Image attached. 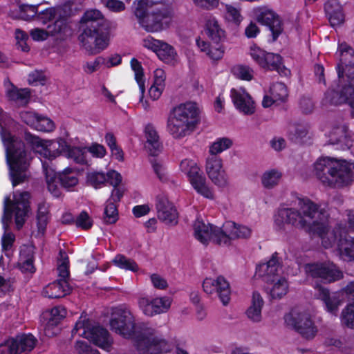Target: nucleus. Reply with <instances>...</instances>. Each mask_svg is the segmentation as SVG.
<instances>
[{"instance_id":"f257e3e1","label":"nucleus","mask_w":354,"mask_h":354,"mask_svg":"<svg viewBox=\"0 0 354 354\" xmlns=\"http://www.w3.org/2000/svg\"><path fill=\"white\" fill-rule=\"evenodd\" d=\"M332 219L324 209L308 198H297L294 207H280L273 216V226L280 233H287L290 226L301 227L317 234L325 248H335L343 259L354 261V238L344 232L345 225L336 223L332 230Z\"/></svg>"},{"instance_id":"f03ea898","label":"nucleus","mask_w":354,"mask_h":354,"mask_svg":"<svg viewBox=\"0 0 354 354\" xmlns=\"http://www.w3.org/2000/svg\"><path fill=\"white\" fill-rule=\"evenodd\" d=\"M14 121L0 109V135L6 148L10 178L13 187L21 184L29 178L28 167L32 159L31 153L25 149L24 144L12 136L8 129Z\"/></svg>"},{"instance_id":"7ed1b4c3","label":"nucleus","mask_w":354,"mask_h":354,"mask_svg":"<svg viewBox=\"0 0 354 354\" xmlns=\"http://www.w3.org/2000/svg\"><path fill=\"white\" fill-rule=\"evenodd\" d=\"M312 168L320 183L330 188L346 187L354 178V163L344 159L321 156L314 162Z\"/></svg>"},{"instance_id":"20e7f679","label":"nucleus","mask_w":354,"mask_h":354,"mask_svg":"<svg viewBox=\"0 0 354 354\" xmlns=\"http://www.w3.org/2000/svg\"><path fill=\"white\" fill-rule=\"evenodd\" d=\"M29 198L30 194L27 192H15L12 199L10 197H5L3 215L1 220L5 230L1 239L3 250H8L15 241L14 234L7 232L12 216L15 218V222L18 229H20L24 224L30 211Z\"/></svg>"},{"instance_id":"39448f33","label":"nucleus","mask_w":354,"mask_h":354,"mask_svg":"<svg viewBox=\"0 0 354 354\" xmlns=\"http://www.w3.org/2000/svg\"><path fill=\"white\" fill-rule=\"evenodd\" d=\"M200 109L193 102L174 107L167 120V131L174 139L180 140L192 134L199 121Z\"/></svg>"},{"instance_id":"423d86ee","label":"nucleus","mask_w":354,"mask_h":354,"mask_svg":"<svg viewBox=\"0 0 354 354\" xmlns=\"http://www.w3.org/2000/svg\"><path fill=\"white\" fill-rule=\"evenodd\" d=\"M153 0H137L134 14L141 26L147 32H157L169 27L171 17L166 10L153 8L149 11V6L154 3Z\"/></svg>"},{"instance_id":"0eeeda50","label":"nucleus","mask_w":354,"mask_h":354,"mask_svg":"<svg viewBox=\"0 0 354 354\" xmlns=\"http://www.w3.org/2000/svg\"><path fill=\"white\" fill-rule=\"evenodd\" d=\"M24 140L41 159L53 160L59 156L67 148L66 142L62 138L44 140L30 132L25 133Z\"/></svg>"},{"instance_id":"6e6552de","label":"nucleus","mask_w":354,"mask_h":354,"mask_svg":"<svg viewBox=\"0 0 354 354\" xmlns=\"http://www.w3.org/2000/svg\"><path fill=\"white\" fill-rule=\"evenodd\" d=\"M110 326L113 330L125 338L136 337L138 329L133 314L124 306L113 309Z\"/></svg>"},{"instance_id":"1a4fd4ad","label":"nucleus","mask_w":354,"mask_h":354,"mask_svg":"<svg viewBox=\"0 0 354 354\" xmlns=\"http://www.w3.org/2000/svg\"><path fill=\"white\" fill-rule=\"evenodd\" d=\"M73 333L93 342L96 346L108 351L111 340L106 330L100 326H93L86 317H81L77 322Z\"/></svg>"},{"instance_id":"9d476101","label":"nucleus","mask_w":354,"mask_h":354,"mask_svg":"<svg viewBox=\"0 0 354 354\" xmlns=\"http://www.w3.org/2000/svg\"><path fill=\"white\" fill-rule=\"evenodd\" d=\"M284 319L287 326L295 330L305 339H313L317 333V326L305 310L292 309L286 315Z\"/></svg>"},{"instance_id":"9b49d317","label":"nucleus","mask_w":354,"mask_h":354,"mask_svg":"<svg viewBox=\"0 0 354 354\" xmlns=\"http://www.w3.org/2000/svg\"><path fill=\"white\" fill-rule=\"evenodd\" d=\"M79 40L89 55H96L108 46L109 37L100 29H87L80 35Z\"/></svg>"},{"instance_id":"f8f14e48","label":"nucleus","mask_w":354,"mask_h":354,"mask_svg":"<svg viewBox=\"0 0 354 354\" xmlns=\"http://www.w3.org/2000/svg\"><path fill=\"white\" fill-rule=\"evenodd\" d=\"M203 290L209 295H216L221 304L225 306L230 302V284L223 276L206 277L203 282Z\"/></svg>"},{"instance_id":"ddd939ff","label":"nucleus","mask_w":354,"mask_h":354,"mask_svg":"<svg viewBox=\"0 0 354 354\" xmlns=\"http://www.w3.org/2000/svg\"><path fill=\"white\" fill-rule=\"evenodd\" d=\"M304 269L308 275L325 283H332L343 277L342 272L330 262L308 263Z\"/></svg>"},{"instance_id":"4468645a","label":"nucleus","mask_w":354,"mask_h":354,"mask_svg":"<svg viewBox=\"0 0 354 354\" xmlns=\"http://www.w3.org/2000/svg\"><path fill=\"white\" fill-rule=\"evenodd\" d=\"M206 174L212 183L220 188L229 185L230 180L220 156H208L205 162Z\"/></svg>"},{"instance_id":"2eb2a0df","label":"nucleus","mask_w":354,"mask_h":354,"mask_svg":"<svg viewBox=\"0 0 354 354\" xmlns=\"http://www.w3.org/2000/svg\"><path fill=\"white\" fill-rule=\"evenodd\" d=\"M230 96L234 108L241 113L251 115L256 111V103L249 92L242 86L231 88Z\"/></svg>"},{"instance_id":"dca6fc26","label":"nucleus","mask_w":354,"mask_h":354,"mask_svg":"<svg viewBox=\"0 0 354 354\" xmlns=\"http://www.w3.org/2000/svg\"><path fill=\"white\" fill-rule=\"evenodd\" d=\"M146 339L140 344L142 354H161L170 350L169 342L153 329H149Z\"/></svg>"},{"instance_id":"f3484780","label":"nucleus","mask_w":354,"mask_h":354,"mask_svg":"<svg viewBox=\"0 0 354 354\" xmlns=\"http://www.w3.org/2000/svg\"><path fill=\"white\" fill-rule=\"evenodd\" d=\"M336 54L339 57L337 68L339 78L344 79L346 76L348 80L354 79V50L346 44L342 43Z\"/></svg>"},{"instance_id":"a211bd4d","label":"nucleus","mask_w":354,"mask_h":354,"mask_svg":"<svg viewBox=\"0 0 354 354\" xmlns=\"http://www.w3.org/2000/svg\"><path fill=\"white\" fill-rule=\"evenodd\" d=\"M194 237L203 244H208L213 241L220 245L219 238L221 237V227L205 223L201 219H196L194 223Z\"/></svg>"},{"instance_id":"6ab92c4d","label":"nucleus","mask_w":354,"mask_h":354,"mask_svg":"<svg viewBox=\"0 0 354 354\" xmlns=\"http://www.w3.org/2000/svg\"><path fill=\"white\" fill-rule=\"evenodd\" d=\"M220 245H230L232 241L238 239H247L251 236L252 230L245 225L232 221L225 222L221 227Z\"/></svg>"},{"instance_id":"aec40b11","label":"nucleus","mask_w":354,"mask_h":354,"mask_svg":"<svg viewBox=\"0 0 354 354\" xmlns=\"http://www.w3.org/2000/svg\"><path fill=\"white\" fill-rule=\"evenodd\" d=\"M326 106L338 105L347 103L351 108V113L354 117V87L352 84L344 87L340 93H336L333 90H328L324 95L322 101Z\"/></svg>"},{"instance_id":"412c9836","label":"nucleus","mask_w":354,"mask_h":354,"mask_svg":"<svg viewBox=\"0 0 354 354\" xmlns=\"http://www.w3.org/2000/svg\"><path fill=\"white\" fill-rule=\"evenodd\" d=\"M317 290V297L324 304V310L332 315H337L339 308L344 300L342 292L340 291L330 293L327 288L321 286H316Z\"/></svg>"},{"instance_id":"4be33fe9","label":"nucleus","mask_w":354,"mask_h":354,"mask_svg":"<svg viewBox=\"0 0 354 354\" xmlns=\"http://www.w3.org/2000/svg\"><path fill=\"white\" fill-rule=\"evenodd\" d=\"M344 299L354 301V281L348 282L340 290ZM342 325L354 328V302L347 304L340 315Z\"/></svg>"},{"instance_id":"5701e85b","label":"nucleus","mask_w":354,"mask_h":354,"mask_svg":"<svg viewBox=\"0 0 354 354\" xmlns=\"http://www.w3.org/2000/svg\"><path fill=\"white\" fill-rule=\"evenodd\" d=\"M156 207L158 217L160 221L167 225H174L177 224L178 213L167 196H158Z\"/></svg>"},{"instance_id":"b1692460","label":"nucleus","mask_w":354,"mask_h":354,"mask_svg":"<svg viewBox=\"0 0 354 354\" xmlns=\"http://www.w3.org/2000/svg\"><path fill=\"white\" fill-rule=\"evenodd\" d=\"M282 268L276 254H273L266 263L259 264L256 269V275L266 283L281 276Z\"/></svg>"},{"instance_id":"393cba45","label":"nucleus","mask_w":354,"mask_h":354,"mask_svg":"<svg viewBox=\"0 0 354 354\" xmlns=\"http://www.w3.org/2000/svg\"><path fill=\"white\" fill-rule=\"evenodd\" d=\"M36 342L37 339L32 335L24 334L7 341L3 350H8V354H19L21 352L30 351Z\"/></svg>"},{"instance_id":"a878e982","label":"nucleus","mask_w":354,"mask_h":354,"mask_svg":"<svg viewBox=\"0 0 354 354\" xmlns=\"http://www.w3.org/2000/svg\"><path fill=\"white\" fill-rule=\"evenodd\" d=\"M255 15L259 22L268 26L274 39L281 33L282 28L278 15L271 9L266 7L257 8Z\"/></svg>"},{"instance_id":"bb28decb","label":"nucleus","mask_w":354,"mask_h":354,"mask_svg":"<svg viewBox=\"0 0 354 354\" xmlns=\"http://www.w3.org/2000/svg\"><path fill=\"white\" fill-rule=\"evenodd\" d=\"M288 97V91L286 86L281 82H276L271 85L269 91L266 94L262 100V106L268 108L274 104L284 102Z\"/></svg>"},{"instance_id":"cd10ccee","label":"nucleus","mask_w":354,"mask_h":354,"mask_svg":"<svg viewBox=\"0 0 354 354\" xmlns=\"http://www.w3.org/2000/svg\"><path fill=\"white\" fill-rule=\"evenodd\" d=\"M328 142L330 145H339L342 149L349 147L351 140L347 127L343 124L333 125L328 133Z\"/></svg>"},{"instance_id":"c85d7f7f","label":"nucleus","mask_w":354,"mask_h":354,"mask_svg":"<svg viewBox=\"0 0 354 354\" xmlns=\"http://www.w3.org/2000/svg\"><path fill=\"white\" fill-rule=\"evenodd\" d=\"M66 309L62 306H56L50 311L44 315V318L46 320L44 328L46 336L51 337L56 334V330L53 328L62 319L66 317Z\"/></svg>"},{"instance_id":"c756f323","label":"nucleus","mask_w":354,"mask_h":354,"mask_svg":"<svg viewBox=\"0 0 354 354\" xmlns=\"http://www.w3.org/2000/svg\"><path fill=\"white\" fill-rule=\"evenodd\" d=\"M196 44L200 50L213 62L221 60L225 54V47L222 42L208 43L205 41L197 39Z\"/></svg>"},{"instance_id":"7c9ffc66","label":"nucleus","mask_w":354,"mask_h":354,"mask_svg":"<svg viewBox=\"0 0 354 354\" xmlns=\"http://www.w3.org/2000/svg\"><path fill=\"white\" fill-rule=\"evenodd\" d=\"M80 22L84 31L87 29L100 30L104 25L105 20L100 11L92 9L84 12Z\"/></svg>"},{"instance_id":"2f4dec72","label":"nucleus","mask_w":354,"mask_h":354,"mask_svg":"<svg viewBox=\"0 0 354 354\" xmlns=\"http://www.w3.org/2000/svg\"><path fill=\"white\" fill-rule=\"evenodd\" d=\"M221 6L225 21L229 25L239 26L244 19L241 6L231 3H222Z\"/></svg>"},{"instance_id":"473e14b6","label":"nucleus","mask_w":354,"mask_h":354,"mask_svg":"<svg viewBox=\"0 0 354 354\" xmlns=\"http://www.w3.org/2000/svg\"><path fill=\"white\" fill-rule=\"evenodd\" d=\"M145 148L152 156L157 155L162 149L159 136L151 124H147L145 128Z\"/></svg>"},{"instance_id":"72a5a7b5","label":"nucleus","mask_w":354,"mask_h":354,"mask_svg":"<svg viewBox=\"0 0 354 354\" xmlns=\"http://www.w3.org/2000/svg\"><path fill=\"white\" fill-rule=\"evenodd\" d=\"M70 292L71 287L66 280H59L46 286L42 294L46 297L54 299L63 297Z\"/></svg>"},{"instance_id":"f704fd0d","label":"nucleus","mask_w":354,"mask_h":354,"mask_svg":"<svg viewBox=\"0 0 354 354\" xmlns=\"http://www.w3.org/2000/svg\"><path fill=\"white\" fill-rule=\"evenodd\" d=\"M130 64L131 69L134 72L135 80L137 82L141 93L140 103L145 110H148L149 109V104L147 100H143V95L145 91V77L142 66L140 62L135 58L131 59Z\"/></svg>"},{"instance_id":"c9c22d12","label":"nucleus","mask_w":354,"mask_h":354,"mask_svg":"<svg viewBox=\"0 0 354 354\" xmlns=\"http://www.w3.org/2000/svg\"><path fill=\"white\" fill-rule=\"evenodd\" d=\"M325 10L332 26L343 23L344 17L342 6L337 0H328L325 4Z\"/></svg>"},{"instance_id":"e433bc0d","label":"nucleus","mask_w":354,"mask_h":354,"mask_svg":"<svg viewBox=\"0 0 354 354\" xmlns=\"http://www.w3.org/2000/svg\"><path fill=\"white\" fill-rule=\"evenodd\" d=\"M30 95L28 88L19 89L11 83L6 86V96L8 99L16 103L18 106H24L28 103Z\"/></svg>"},{"instance_id":"4c0bfd02","label":"nucleus","mask_w":354,"mask_h":354,"mask_svg":"<svg viewBox=\"0 0 354 354\" xmlns=\"http://www.w3.org/2000/svg\"><path fill=\"white\" fill-rule=\"evenodd\" d=\"M193 189L205 198L212 199L214 192L207 182L203 172L189 180Z\"/></svg>"},{"instance_id":"58836bf2","label":"nucleus","mask_w":354,"mask_h":354,"mask_svg":"<svg viewBox=\"0 0 354 354\" xmlns=\"http://www.w3.org/2000/svg\"><path fill=\"white\" fill-rule=\"evenodd\" d=\"M42 166L48 191L53 196H59L61 195V191L56 181L57 175L54 168L47 162H43Z\"/></svg>"},{"instance_id":"ea45409f","label":"nucleus","mask_w":354,"mask_h":354,"mask_svg":"<svg viewBox=\"0 0 354 354\" xmlns=\"http://www.w3.org/2000/svg\"><path fill=\"white\" fill-rule=\"evenodd\" d=\"M282 176L280 170L274 168L268 169L261 174V183L266 189H273L279 184Z\"/></svg>"},{"instance_id":"a19ab883","label":"nucleus","mask_w":354,"mask_h":354,"mask_svg":"<svg viewBox=\"0 0 354 354\" xmlns=\"http://www.w3.org/2000/svg\"><path fill=\"white\" fill-rule=\"evenodd\" d=\"M156 55L163 62L167 64L174 65L178 61V56L173 46L162 41Z\"/></svg>"},{"instance_id":"79ce46f5","label":"nucleus","mask_w":354,"mask_h":354,"mask_svg":"<svg viewBox=\"0 0 354 354\" xmlns=\"http://www.w3.org/2000/svg\"><path fill=\"white\" fill-rule=\"evenodd\" d=\"M206 31L212 42H223L225 38V30L215 19H209L206 24Z\"/></svg>"},{"instance_id":"37998d69","label":"nucleus","mask_w":354,"mask_h":354,"mask_svg":"<svg viewBox=\"0 0 354 354\" xmlns=\"http://www.w3.org/2000/svg\"><path fill=\"white\" fill-rule=\"evenodd\" d=\"M270 292L272 298L279 299L286 295L288 290V283L283 276H280L270 281Z\"/></svg>"},{"instance_id":"c03bdc74","label":"nucleus","mask_w":354,"mask_h":354,"mask_svg":"<svg viewBox=\"0 0 354 354\" xmlns=\"http://www.w3.org/2000/svg\"><path fill=\"white\" fill-rule=\"evenodd\" d=\"M179 171L187 176L188 180L203 172L197 162L191 158H185L180 162Z\"/></svg>"},{"instance_id":"a18cd8bd","label":"nucleus","mask_w":354,"mask_h":354,"mask_svg":"<svg viewBox=\"0 0 354 354\" xmlns=\"http://www.w3.org/2000/svg\"><path fill=\"white\" fill-rule=\"evenodd\" d=\"M233 145L232 139L227 137L216 138L209 146L208 152L209 156H218V154L229 149Z\"/></svg>"},{"instance_id":"49530a36","label":"nucleus","mask_w":354,"mask_h":354,"mask_svg":"<svg viewBox=\"0 0 354 354\" xmlns=\"http://www.w3.org/2000/svg\"><path fill=\"white\" fill-rule=\"evenodd\" d=\"M59 179L63 187L66 188L74 187L78 183V171L66 167L59 174Z\"/></svg>"},{"instance_id":"de8ad7c7","label":"nucleus","mask_w":354,"mask_h":354,"mask_svg":"<svg viewBox=\"0 0 354 354\" xmlns=\"http://www.w3.org/2000/svg\"><path fill=\"white\" fill-rule=\"evenodd\" d=\"M32 247H26L21 250L19 265L22 272L30 273L35 272V267L32 264Z\"/></svg>"},{"instance_id":"09e8293b","label":"nucleus","mask_w":354,"mask_h":354,"mask_svg":"<svg viewBox=\"0 0 354 354\" xmlns=\"http://www.w3.org/2000/svg\"><path fill=\"white\" fill-rule=\"evenodd\" d=\"M86 149L83 147H71L67 145V148L64 151L68 158L73 160L79 164L86 163Z\"/></svg>"},{"instance_id":"8fccbe9b","label":"nucleus","mask_w":354,"mask_h":354,"mask_svg":"<svg viewBox=\"0 0 354 354\" xmlns=\"http://www.w3.org/2000/svg\"><path fill=\"white\" fill-rule=\"evenodd\" d=\"M106 173L100 171H91L86 174L87 183L95 189L101 188L106 183Z\"/></svg>"},{"instance_id":"3c124183","label":"nucleus","mask_w":354,"mask_h":354,"mask_svg":"<svg viewBox=\"0 0 354 354\" xmlns=\"http://www.w3.org/2000/svg\"><path fill=\"white\" fill-rule=\"evenodd\" d=\"M113 263L115 266L121 269L130 270L133 272H136L139 270L138 264L133 260L129 259L124 255L118 254L115 256L113 260Z\"/></svg>"},{"instance_id":"603ef678","label":"nucleus","mask_w":354,"mask_h":354,"mask_svg":"<svg viewBox=\"0 0 354 354\" xmlns=\"http://www.w3.org/2000/svg\"><path fill=\"white\" fill-rule=\"evenodd\" d=\"M138 306L142 313L148 317L157 315L154 298L141 297L138 300Z\"/></svg>"},{"instance_id":"864d4df0","label":"nucleus","mask_w":354,"mask_h":354,"mask_svg":"<svg viewBox=\"0 0 354 354\" xmlns=\"http://www.w3.org/2000/svg\"><path fill=\"white\" fill-rule=\"evenodd\" d=\"M234 77L243 81H251L254 76V70L245 65H236L232 68Z\"/></svg>"},{"instance_id":"5fc2aeb1","label":"nucleus","mask_w":354,"mask_h":354,"mask_svg":"<svg viewBox=\"0 0 354 354\" xmlns=\"http://www.w3.org/2000/svg\"><path fill=\"white\" fill-rule=\"evenodd\" d=\"M48 209L46 204L41 203L38 206L37 214V223L38 230L40 233L43 234L47 225L48 220Z\"/></svg>"},{"instance_id":"6e6d98bb","label":"nucleus","mask_w":354,"mask_h":354,"mask_svg":"<svg viewBox=\"0 0 354 354\" xmlns=\"http://www.w3.org/2000/svg\"><path fill=\"white\" fill-rule=\"evenodd\" d=\"M268 52L261 48L259 46L256 44H252L250 46L249 49V55L252 59V60L257 63L259 66H262L263 64H265L264 59L267 55Z\"/></svg>"},{"instance_id":"4d7b16f0","label":"nucleus","mask_w":354,"mask_h":354,"mask_svg":"<svg viewBox=\"0 0 354 354\" xmlns=\"http://www.w3.org/2000/svg\"><path fill=\"white\" fill-rule=\"evenodd\" d=\"M264 61L265 64H263L261 68L267 70H276L281 64V57L278 54L268 52Z\"/></svg>"},{"instance_id":"13d9d810","label":"nucleus","mask_w":354,"mask_h":354,"mask_svg":"<svg viewBox=\"0 0 354 354\" xmlns=\"http://www.w3.org/2000/svg\"><path fill=\"white\" fill-rule=\"evenodd\" d=\"M60 259L58 261L57 270L59 277L61 278L59 280H66L69 276L68 271V259L64 252H60Z\"/></svg>"},{"instance_id":"bf43d9fd","label":"nucleus","mask_w":354,"mask_h":354,"mask_svg":"<svg viewBox=\"0 0 354 354\" xmlns=\"http://www.w3.org/2000/svg\"><path fill=\"white\" fill-rule=\"evenodd\" d=\"M158 315L167 313L171 305L172 299L167 296L154 297Z\"/></svg>"},{"instance_id":"052dcab7","label":"nucleus","mask_w":354,"mask_h":354,"mask_svg":"<svg viewBox=\"0 0 354 354\" xmlns=\"http://www.w3.org/2000/svg\"><path fill=\"white\" fill-rule=\"evenodd\" d=\"M55 129V124L50 118L40 115L35 130L43 132H52Z\"/></svg>"},{"instance_id":"680f3d73","label":"nucleus","mask_w":354,"mask_h":354,"mask_svg":"<svg viewBox=\"0 0 354 354\" xmlns=\"http://www.w3.org/2000/svg\"><path fill=\"white\" fill-rule=\"evenodd\" d=\"M104 219L107 223H114L118 220L116 205L113 202H108L104 209Z\"/></svg>"},{"instance_id":"e2e57ef3","label":"nucleus","mask_w":354,"mask_h":354,"mask_svg":"<svg viewBox=\"0 0 354 354\" xmlns=\"http://www.w3.org/2000/svg\"><path fill=\"white\" fill-rule=\"evenodd\" d=\"M18 17L24 20H30L35 17L38 12V6L33 5H24L19 8Z\"/></svg>"},{"instance_id":"0e129e2a","label":"nucleus","mask_w":354,"mask_h":354,"mask_svg":"<svg viewBox=\"0 0 354 354\" xmlns=\"http://www.w3.org/2000/svg\"><path fill=\"white\" fill-rule=\"evenodd\" d=\"M40 115L35 111H26L20 113L21 120L32 129H35Z\"/></svg>"},{"instance_id":"69168bd1","label":"nucleus","mask_w":354,"mask_h":354,"mask_svg":"<svg viewBox=\"0 0 354 354\" xmlns=\"http://www.w3.org/2000/svg\"><path fill=\"white\" fill-rule=\"evenodd\" d=\"M152 167L157 178L162 182H167L169 180V173L164 164L158 161H153Z\"/></svg>"},{"instance_id":"338daca9","label":"nucleus","mask_w":354,"mask_h":354,"mask_svg":"<svg viewBox=\"0 0 354 354\" xmlns=\"http://www.w3.org/2000/svg\"><path fill=\"white\" fill-rule=\"evenodd\" d=\"M77 227L84 230H88L93 225V220L86 212H82L76 218Z\"/></svg>"},{"instance_id":"774afa93","label":"nucleus","mask_w":354,"mask_h":354,"mask_svg":"<svg viewBox=\"0 0 354 354\" xmlns=\"http://www.w3.org/2000/svg\"><path fill=\"white\" fill-rule=\"evenodd\" d=\"M66 24L64 19H61L55 21L54 24L47 26L48 32L50 35H55L65 31Z\"/></svg>"}]
</instances>
